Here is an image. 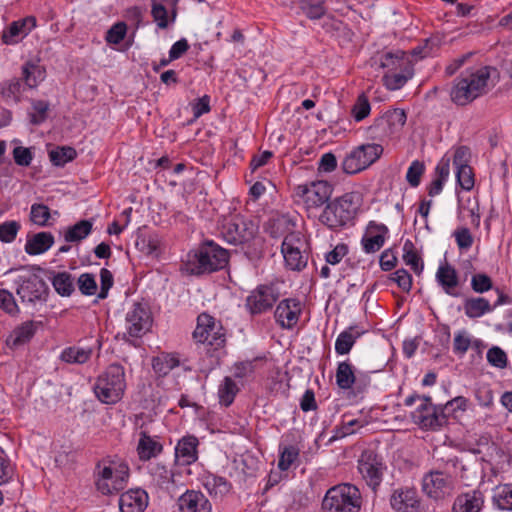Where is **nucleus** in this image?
<instances>
[{
    "mask_svg": "<svg viewBox=\"0 0 512 512\" xmlns=\"http://www.w3.org/2000/svg\"><path fill=\"white\" fill-rule=\"evenodd\" d=\"M404 62H411L406 54L397 50L396 52H387L382 55L380 60V66L386 69V73H392L399 70H403L406 65Z\"/></svg>",
    "mask_w": 512,
    "mask_h": 512,
    "instance_id": "nucleus-34",
    "label": "nucleus"
},
{
    "mask_svg": "<svg viewBox=\"0 0 512 512\" xmlns=\"http://www.w3.org/2000/svg\"><path fill=\"white\" fill-rule=\"evenodd\" d=\"M483 503L482 493L474 490L457 496L452 510L453 512H480Z\"/></svg>",
    "mask_w": 512,
    "mask_h": 512,
    "instance_id": "nucleus-27",
    "label": "nucleus"
},
{
    "mask_svg": "<svg viewBox=\"0 0 512 512\" xmlns=\"http://www.w3.org/2000/svg\"><path fill=\"white\" fill-rule=\"evenodd\" d=\"M198 439L195 436H184L175 447V457L180 465L186 466L194 463L198 458Z\"/></svg>",
    "mask_w": 512,
    "mask_h": 512,
    "instance_id": "nucleus-25",
    "label": "nucleus"
},
{
    "mask_svg": "<svg viewBox=\"0 0 512 512\" xmlns=\"http://www.w3.org/2000/svg\"><path fill=\"white\" fill-rule=\"evenodd\" d=\"M458 458L447 459L444 466L426 473L422 479V489L431 498L439 499L449 495L454 488Z\"/></svg>",
    "mask_w": 512,
    "mask_h": 512,
    "instance_id": "nucleus-4",
    "label": "nucleus"
},
{
    "mask_svg": "<svg viewBox=\"0 0 512 512\" xmlns=\"http://www.w3.org/2000/svg\"><path fill=\"white\" fill-rule=\"evenodd\" d=\"M76 156V150L70 146L57 147L49 152L50 161L53 165L58 167H62L66 163L73 161Z\"/></svg>",
    "mask_w": 512,
    "mask_h": 512,
    "instance_id": "nucleus-40",
    "label": "nucleus"
},
{
    "mask_svg": "<svg viewBox=\"0 0 512 512\" xmlns=\"http://www.w3.org/2000/svg\"><path fill=\"white\" fill-rule=\"evenodd\" d=\"M493 502L501 510L512 511V485L505 484L495 488Z\"/></svg>",
    "mask_w": 512,
    "mask_h": 512,
    "instance_id": "nucleus-39",
    "label": "nucleus"
},
{
    "mask_svg": "<svg viewBox=\"0 0 512 512\" xmlns=\"http://www.w3.org/2000/svg\"><path fill=\"white\" fill-rule=\"evenodd\" d=\"M299 449L294 445L280 446L278 468L281 471L288 470L299 457Z\"/></svg>",
    "mask_w": 512,
    "mask_h": 512,
    "instance_id": "nucleus-46",
    "label": "nucleus"
},
{
    "mask_svg": "<svg viewBox=\"0 0 512 512\" xmlns=\"http://www.w3.org/2000/svg\"><path fill=\"white\" fill-rule=\"evenodd\" d=\"M361 503L359 489L345 483L328 489L322 501V509L324 512H359Z\"/></svg>",
    "mask_w": 512,
    "mask_h": 512,
    "instance_id": "nucleus-5",
    "label": "nucleus"
},
{
    "mask_svg": "<svg viewBox=\"0 0 512 512\" xmlns=\"http://www.w3.org/2000/svg\"><path fill=\"white\" fill-rule=\"evenodd\" d=\"M364 334L357 325H351L342 331L335 341V352L338 355H346L353 348L357 339Z\"/></svg>",
    "mask_w": 512,
    "mask_h": 512,
    "instance_id": "nucleus-28",
    "label": "nucleus"
},
{
    "mask_svg": "<svg viewBox=\"0 0 512 512\" xmlns=\"http://www.w3.org/2000/svg\"><path fill=\"white\" fill-rule=\"evenodd\" d=\"M453 235L460 249L468 250L473 245V236L468 228H459L454 231Z\"/></svg>",
    "mask_w": 512,
    "mask_h": 512,
    "instance_id": "nucleus-62",
    "label": "nucleus"
},
{
    "mask_svg": "<svg viewBox=\"0 0 512 512\" xmlns=\"http://www.w3.org/2000/svg\"><path fill=\"white\" fill-rule=\"evenodd\" d=\"M302 311V304L299 300L288 298L282 300L276 307V322L284 329H292L296 326Z\"/></svg>",
    "mask_w": 512,
    "mask_h": 512,
    "instance_id": "nucleus-16",
    "label": "nucleus"
},
{
    "mask_svg": "<svg viewBox=\"0 0 512 512\" xmlns=\"http://www.w3.org/2000/svg\"><path fill=\"white\" fill-rule=\"evenodd\" d=\"M336 383L343 390L351 389L355 385L358 392H363L369 384V380L356 376L352 365L348 361H343L338 363L336 369Z\"/></svg>",
    "mask_w": 512,
    "mask_h": 512,
    "instance_id": "nucleus-19",
    "label": "nucleus"
},
{
    "mask_svg": "<svg viewBox=\"0 0 512 512\" xmlns=\"http://www.w3.org/2000/svg\"><path fill=\"white\" fill-rule=\"evenodd\" d=\"M456 169V178L462 189L470 191L474 187V174L469 166L458 167Z\"/></svg>",
    "mask_w": 512,
    "mask_h": 512,
    "instance_id": "nucleus-54",
    "label": "nucleus"
},
{
    "mask_svg": "<svg viewBox=\"0 0 512 512\" xmlns=\"http://www.w3.org/2000/svg\"><path fill=\"white\" fill-rule=\"evenodd\" d=\"M304 242L298 233H290L285 236L281 252L287 267L300 271L307 265L308 256L302 252Z\"/></svg>",
    "mask_w": 512,
    "mask_h": 512,
    "instance_id": "nucleus-14",
    "label": "nucleus"
},
{
    "mask_svg": "<svg viewBox=\"0 0 512 512\" xmlns=\"http://www.w3.org/2000/svg\"><path fill=\"white\" fill-rule=\"evenodd\" d=\"M277 297L273 290H252L246 299V307L252 314H260L272 308Z\"/></svg>",
    "mask_w": 512,
    "mask_h": 512,
    "instance_id": "nucleus-24",
    "label": "nucleus"
},
{
    "mask_svg": "<svg viewBox=\"0 0 512 512\" xmlns=\"http://www.w3.org/2000/svg\"><path fill=\"white\" fill-rule=\"evenodd\" d=\"M382 117L387 121L394 134L402 129L407 119L405 111L399 108L386 111L382 114Z\"/></svg>",
    "mask_w": 512,
    "mask_h": 512,
    "instance_id": "nucleus-47",
    "label": "nucleus"
},
{
    "mask_svg": "<svg viewBox=\"0 0 512 512\" xmlns=\"http://www.w3.org/2000/svg\"><path fill=\"white\" fill-rule=\"evenodd\" d=\"M488 363L496 368L504 369L507 366V354L498 346H493L487 351L486 355Z\"/></svg>",
    "mask_w": 512,
    "mask_h": 512,
    "instance_id": "nucleus-53",
    "label": "nucleus"
},
{
    "mask_svg": "<svg viewBox=\"0 0 512 512\" xmlns=\"http://www.w3.org/2000/svg\"><path fill=\"white\" fill-rule=\"evenodd\" d=\"M95 484L103 495L124 489L129 478V467L122 460L103 459L95 469Z\"/></svg>",
    "mask_w": 512,
    "mask_h": 512,
    "instance_id": "nucleus-3",
    "label": "nucleus"
},
{
    "mask_svg": "<svg viewBox=\"0 0 512 512\" xmlns=\"http://www.w3.org/2000/svg\"><path fill=\"white\" fill-rule=\"evenodd\" d=\"M36 26L34 17H26L12 22L2 33V42L7 45L16 44Z\"/></svg>",
    "mask_w": 512,
    "mask_h": 512,
    "instance_id": "nucleus-21",
    "label": "nucleus"
},
{
    "mask_svg": "<svg viewBox=\"0 0 512 512\" xmlns=\"http://www.w3.org/2000/svg\"><path fill=\"white\" fill-rule=\"evenodd\" d=\"M127 26L124 22L114 24L106 34V41L111 44H119L126 36Z\"/></svg>",
    "mask_w": 512,
    "mask_h": 512,
    "instance_id": "nucleus-60",
    "label": "nucleus"
},
{
    "mask_svg": "<svg viewBox=\"0 0 512 512\" xmlns=\"http://www.w3.org/2000/svg\"><path fill=\"white\" fill-rule=\"evenodd\" d=\"M179 366V359L169 353H161L152 359V368L159 377H164Z\"/></svg>",
    "mask_w": 512,
    "mask_h": 512,
    "instance_id": "nucleus-35",
    "label": "nucleus"
},
{
    "mask_svg": "<svg viewBox=\"0 0 512 512\" xmlns=\"http://www.w3.org/2000/svg\"><path fill=\"white\" fill-rule=\"evenodd\" d=\"M467 403L468 400L465 397L457 396L449 400L446 404L439 405L441 413L444 416L445 424L447 423L448 419L452 416H455L458 411H465L467 409Z\"/></svg>",
    "mask_w": 512,
    "mask_h": 512,
    "instance_id": "nucleus-44",
    "label": "nucleus"
},
{
    "mask_svg": "<svg viewBox=\"0 0 512 512\" xmlns=\"http://www.w3.org/2000/svg\"><path fill=\"white\" fill-rule=\"evenodd\" d=\"M151 15L158 28L166 29L169 26L168 11L163 4L153 1Z\"/></svg>",
    "mask_w": 512,
    "mask_h": 512,
    "instance_id": "nucleus-56",
    "label": "nucleus"
},
{
    "mask_svg": "<svg viewBox=\"0 0 512 512\" xmlns=\"http://www.w3.org/2000/svg\"><path fill=\"white\" fill-rule=\"evenodd\" d=\"M22 85L19 79H11L5 82L1 88V94L7 101L19 102Z\"/></svg>",
    "mask_w": 512,
    "mask_h": 512,
    "instance_id": "nucleus-51",
    "label": "nucleus"
},
{
    "mask_svg": "<svg viewBox=\"0 0 512 512\" xmlns=\"http://www.w3.org/2000/svg\"><path fill=\"white\" fill-rule=\"evenodd\" d=\"M148 494L140 488L130 489L119 498L121 512H144L148 505Z\"/></svg>",
    "mask_w": 512,
    "mask_h": 512,
    "instance_id": "nucleus-23",
    "label": "nucleus"
},
{
    "mask_svg": "<svg viewBox=\"0 0 512 512\" xmlns=\"http://www.w3.org/2000/svg\"><path fill=\"white\" fill-rule=\"evenodd\" d=\"M367 132L371 139L379 141H383L394 135V132L382 115L374 120L373 124L368 127Z\"/></svg>",
    "mask_w": 512,
    "mask_h": 512,
    "instance_id": "nucleus-41",
    "label": "nucleus"
},
{
    "mask_svg": "<svg viewBox=\"0 0 512 512\" xmlns=\"http://www.w3.org/2000/svg\"><path fill=\"white\" fill-rule=\"evenodd\" d=\"M41 327L42 323L37 321L30 320L21 323L10 332L6 339V345L11 349H17L28 344Z\"/></svg>",
    "mask_w": 512,
    "mask_h": 512,
    "instance_id": "nucleus-18",
    "label": "nucleus"
},
{
    "mask_svg": "<svg viewBox=\"0 0 512 512\" xmlns=\"http://www.w3.org/2000/svg\"><path fill=\"white\" fill-rule=\"evenodd\" d=\"M49 279L53 288H73L74 278L67 271L50 272Z\"/></svg>",
    "mask_w": 512,
    "mask_h": 512,
    "instance_id": "nucleus-58",
    "label": "nucleus"
},
{
    "mask_svg": "<svg viewBox=\"0 0 512 512\" xmlns=\"http://www.w3.org/2000/svg\"><path fill=\"white\" fill-rule=\"evenodd\" d=\"M411 417L415 424L426 430H439L445 425L439 405L433 404L429 396H423L422 403L411 413Z\"/></svg>",
    "mask_w": 512,
    "mask_h": 512,
    "instance_id": "nucleus-12",
    "label": "nucleus"
},
{
    "mask_svg": "<svg viewBox=\"0 0 512 512\" xmlns=\"http://www.w3.org/2000/svg\"><path fill=\"white\" fill-rule=\"evenodd\" d=\"M489 66L467 68L454 80L450 92L451 100L460 106H465L487 93L490 80Z\"/></svg>",
    "mask_w": 512,
    "mask_h": 512,
    "instance_id": "nucleus-1",
    "label": "nucleus"
},
{
    "mask_svg": "<svg viewBox=\"0 0 512 512\" xmlns=\"http://www.w3.org/2000/svg\"><path fill=\"white\" fill-rule=\"evenodd\" d=\"M384 469L382 458L372 450H365L358 460V471L373 490L380 485Z\"/></svg>",
    "mask_w": 512,
    "mask_h": 512,
    "instance_id": "nucleus-13",
    "label": "nucleus"
},
{
    "mask_svg": "<svg viewBox=\"0 0 512 512\" xmlns=\"http://www.w3.org/2000/svg\"><path fill=\"white\" fill-rule=\"evenodd\" d=\"M181 512H211V503L200 491L188 490L178 499Z\"/></svg>",
    "mask_w": 512,
    "mask_h": 512,
    "instance_id": "nucleus-22",
    "label": "nucleus"
},
{
    "mask_svg": "<svg viewBox=\"0 0 512 512\" xmlns=\"http://www.w3.org/2000/svg\"><path fill=\"white\" fill-rule=\"evenodd\" d=\"M348 246L344 243L337 244L331 251L326 253L325 260L330 265H336L347 255Z\"/></svg>",
    "mask_w": 512,
    "mask_h": 512,
    "instance_id": "nucleus-63",
    "label": "nucleus"
},
{
    "mask_svg": "<svg viewBox=\"0 0 512 512\" xmlns=\"http://www.w3.org/2000/svg\"><path fill=\"white\" fill-rule=\"evenodd\" d=\"M337 167V159L336 156L331 153H325L321 156L318 163V171L324 173H330L334 171Z\"/></svg>",
    "mask_w": 512,
    "mask_h": 512,
    "instance_id": "nucleus-64",
    "label": "nucleus"
},
{
    "mask_svg": "<svg viewBox=\"0 0 512 512\" xmlns=\"http://www.w3.org/2000/svg\"><path fill=\"white\" fill-rule=\"evenodd\" d=\"M151 326L150 313L139 303L126 314V334L132 338H141Z\"/></svg>",
    "mask_w": 512,
    "mask_h": 512,
    "instance_id": "nucleus-15",
    "label": "nucleus"
},
{
    "mask_svg": "<svg viewBox=\"0 0 512 512\" xmlns=\"http://www.w3.org/2000/svg\"><path fill=\"white\" fill-rule=\"evenodd\" d=\"M54 244V236L50 232H39L28 238L25 252L29 255H39L48 251Z\"/></svg>",
    "mask_w": 512,
    "mask_h": 512,
    "instance_id": "nucleus-30",
    "label": "nucleus"
},
{
    "mask_svg": "<svg viewBox=\"0 0 512 512\" xmlns=\"http://www.w3.org/2000/svg\"><path fill=\"white\" fill-rule=\"evenodd\" d=\"M390 504L397 512H418L420 500L417 490L410 487L395 489L391 495Z\"/></svg>",
    "mask_w": 512,
    "mask_h": 512,
    "instance_id": "nucleus-17",
    "label": "nucleus"
},
{
    "mask_svg": "<svg viewBox=\"0 0 512 512\" xmlns=\"http://www.w3.org/2000/svg\"><path fill=\"white\" fill-rule=\"evenodd\" d=\"M403 260L406 265L410 266L414 271H418L421 267V258L419 257L415 246L411 240H406L403 245Z\"/></svg>",
    "mask_w": 512,
    "mask_h": 512,
    "instance_id": "nucleus-49",
    "label": "nucleus"
},
{
    "mask_svg": "<svg viewBox=\"0 0 512 512\" xmlns=\"http://www.w3.org/2000/svg\"><path fill=\"white\" fill-rule=\"evenodd\" d=\"M257 232V225L239 214L224 217L219 225L221 238L226 243L240 246L242 249L255 238Z\"/></svg>",
    "mask_w": 512,
    "mask_h": 512,
    "instance_id": "nucleus-7",
    "label": "nucleus"
},
{
    "mask_svg": "<svg viewBox=\"0 0 512 512\" xmlns=\"http://www.w3.org/2000/svg\"><path fill=\"white\" fill-rule=\"evenodd\" d=\"M406 67L392 73H385L383 83L388 90L394 91L402 88L406 82L413 76V66L411 62H404Z\"/></svg>",
    "mask_w": 512,
    "mask_h": 512,
    "instance_id": "nucleus-32",
    "label": "nucleus"
},
{
    "mask_svg": "<svg viewBox=\"0 0 512 512\" xmlns=\"http://www.w3.org/2000/svg\"><path fill=\"white\" fill-rule=\"evenodd\" d=\"M511 301V298L504 294L502 291L498 294V298L492 306L490 305L489 301L484 298H471L465 302V314L470 318H478L485 313L492 311L493 308L499 305L511 303Z\"/></svg>",
    "mask_w": 512,
    "mask_h": 512,
    "instance_id": "nucleus-20",
    "label": "nucleus"
},
{
    "mask_svg": "<svg viewBox=\"0 0 512 512\" xmlns=\"http://www.w3.org/2000/svg\"><path fill=\"white\" fill-rule=\"evenodd\" d=\"M359 207V197L350 192L328 201L319 221L331 230H339L352 221Z\"/></svg>",
    "mask_w": 512,
    "mask_h": 512,
    "instance_id": "nucleus-2",
    "label": "nucleus"
},
{
    "mask_svg": "<svg viewBox=\"0 0 512 512\" xmlns=\"http://www.w3.org/2000/svg\"><path fill=\"white\" fill-rule=\"evenodd\" d=\"M0 308L8 314H15L18 312L17 301L9 290H0Z\"/></svg>",
    "mask_w": 512,
    "mask_h": 512,
    "instance_id": "nucleus-61",
    "label": "nucleus"
},
{
    "mask_svg": "<svg viewBox=\"0 0 512 512\" xmlns=\"http://www.w3.org/2000/svg\"><path fill=\"white\" fill-rule=\"evenodd\" d=\"M92 354L90 348L81 347H68L61 353V360L70 364H84L86 363Z\"/></svg>",
    "mask_w": 512,
    "mask_h": 512,
    "instance_id": "nucleus-37",
    "label": "nucleus"
},
{
    "mask_svg": "<svg viewBox=\"0 0 512 512\" xmlns=\"http://www.w3.org/2000/svg\"><path fill=\"white\" fill-rule=\"evenodd\" d=\"M126 388L125 371L120 364H111L98 377L94 392L97 398L105 404H115L122 398Z\"/></svg>",
    "mask_w": 512,
    "mask_h": 512,
    "instance_id": "nucleus-6",
    "label": "nucleus"
},
{
    "mask_svg": "<svg viewBox=\"0 0 512 512\" xmlns=\"http://www.w3.org/2000/svg\"><path fill=\"white\" fill-rule=\"evenodd\" d=\"M50 209L48 206L44 205V204H38V203H34L32 206H31V211H30V220L40 226V227H45L47 226L48 224V220L50 219Z\"/></svg>",
    "mask_w": 512,
    "mask_h": 512,
    "instance_id": "nucleus-50",
    "label": "nucleus"
},
{
    "mask_svg": "<svg viewBox=\"0 0 512 512\" xmlns=\"http://www.w3.org/2000/svg\"><path fill=\"white\" fill-rule=\"evenodd\" d=\"M21 228L18 221L10 220L0 224V241L3 243L13 242Z\"/></svg>",
    "mask_w": 512,
    "mask_h": 512,
    "instance_id": "nucleus-52",
    "label": "nucleus"
},
{
    "mask_svg": "<svg viewBox=\"0 0 512 512\" xmlns=\"http://www.w3.org/2000/svg\"><path fill=\"white\" fill-rule=\"evenodd\" d=\"M436 278L438 283L446 288H454L458 284L456 270L448 263L439 266Z\"/></svg>",
    "mask_w": 512,
    "mask_h": 512,
    "instance_id": "nucleus-43",
    "label": "nucleus"
},
{
    "mask_svg": "<svg viewBox=\"0 0 512 512\" xmlns=\"http://www.w3.org/2000/svg\"><path fill=\"white\" fill-rule=\"evenodd\" d=\"M424 171L425 166L423 162L415 160L410 164L406 173V180L411 187H417L420 184Z\"/></svg>",
    "mask_w": 512,
    "mask_h": 512,
    "instance_id": "nucleus-55",
    "label": "nucleus"
},
{
    "mask_svg": "<svg viewBox=\"0 0 512 512\" xmlns=\"http://www.w3.org/2000/svg\"><path fill=\"white\" fill-rule=\"evenodd\" d=\"M300 9L312 20L320 19L326 12L324 0H301Z\"/></svg>",
    "mask_w": 512,
    "mask_h": 512,
    "instance_id": "nucleus-42",
    "label": "nucleus"
},
{
    "mask_svg": "<svg viewBox=\"0 0 512 512\" xmlns=\"http://www.w3.org/2000/svg\"><path fill=\"white\" fill-rule=\"evenodd\" d=\"M238 391V386L234 380L231 377H225L218 388L220 404L226 407L230 406L233 403Z\"/></svg>",
    "mask_w": 512,
    "mask_h": 512,
    "instance_id": "nucleus-38",
    "label": "nucleus"
},
{
    "mask_svg": "<svg viewBox=\"0 0 512 512\" xmlns=\"http://www.w3.org/2000/svg\"><path fill=\"white\" fill-rule=\"evenodd\" d=\"M383 153V147L376 143L359 145L346 155L342 169L347 174H356L376 162Z\"/></svg>",
    "mask_w": 512,
    "mask_h": 512,
    "instance_id": "nucleus-10",
    "label": "nucleus"
},
{
    "mask_svg": "<svg viewBox=\"0 0 512 512\" xmlns=\"http://www.w3.org/2000/svg\"><path fill=\"white\" fill-rule=\"evenodd\" d=\"M32 111L29 113L30 122L33 125H39L47 119L49 103L44 100H32Z\"/></svg>",
    "mask_w": 512,
    "mask_h": 512,
    "instance_id": "nucleus-48",
    "label": "nucleus"
},
{
    "mask_svg": "<svg viewBox=\"0 0 512 512\" xmlns=\"http://www.w3.org/2000/svg\"><path fill=\"white\" fill-rule=\"evenodd\" d=\"M193 338L199 343H206L215 350L224 347L226 342V335L221 324L206 313L198 316Z\"/></svg>",
    "mask_w": 512,
    "mask_h": 512,
    "instance_id": "nucleus-11",
    "label": "nucleus"
},
{
    "mask_svg": "<svg viewBox=\"0 0 512 512\" xmlns=\"http://www.w3.org/2000/svg\"><path fill=\"white\" fill-rule=\"evenodd\" d=\"M201 483L207 492L213 497L222 498L231 488V484L226 478L212 473H205L201 477Z\"/></svg>",
    "mask_w": 512,
    "mask_h": 512,
    "instance_id": "nucleus-29",
    "label": "nucleus"
},
{
    "mask_svg": "<svg viewBox=\"0 0 512 512\" xmlns=\"http://www.w3.org/2000/svg\"><path fill=\"white\" fill-rule=\"evenodd\" d=\"M197 266L191 272L202 274L224 268L229 259L228 251L214 241H205L195 255Z\"/></svg>",
    "mask_w": 512,
    "mask_h": 512,
    "instance_id": "nucleus-9",
    "label": "nucleus"
},
{
    "mask_svg": "<svg viewBox=\"0 0 512 512\" xmlns=\"http://www.w3.org/2000/svg\"><path fill=\"white\" fill-rule=\"evenodd\" d=\"M371 105L365 93H361L351 109V115L356 122H361L370 115Z\"/></svg>",
    "mask_w": 512,
    "mask_h": 512,
    "instance_id": "nucleus-45",
    "label": "nucleus"
},
{
    "mask_svg": "<svg viewBox=\"0 0 512 512\" xmlns=\"http://www.w3.org/2000/svg\"><path fill=\"white\" fill-rule=\"evenodd\" d=\"M333 192V186L324 180L310 181L294 188V196L304 204L309 216L326 204Z\"/></svg>",
    "mask_w": 512,
    "mask_h": 512,
    "instance_id": "nucleus-8",
    "label": "nucleus"
},
{
    "mask_svg": "<svg viewBox=\"0 0 512 512\" xmlns=\"http://www.w3.org/2000/svg\"><path fill=\"white\" fill-rule=\"evenodd\" d=\"M471 346V339L466 331H458L454 336L453 351L459 356H463Z\"/></svg>",
    "mask_w": 512,
    "mask_h": 512,
    "instance_id": "nucleus-59",
    "label": "nucleus"
},
{
    "mask_svg": "<svg viewBox=\"0 0 512 512\" xmlns=\"http://www.w3.org/2000/svg\"><path fill=\"white\" fill-rule=\"evenodd\" d=\"M22 75L27 87H37L46 77L45 68L35 61H28L22 67Z\"/></svg>",
    "mask_w": 512,
    "mask_h": 512,
    "instance_id": "nucleus-33",
    "label": "nucleus"
},
{
    "mask_svg": "<svg viewBox=\"0 0 512 512\" xmlns=\"http://www.w3.org/2000/svg\"><path fill=\"white\" fill-rule=\"evenodd\" d=\"M93 222L91 220H81L70 226L65 232L66 242H79L85 239L92 231Z\"/></svg>",
    "mask_w": 512,
    "mask_h": 512,
    "instance_id": "nucleus-36",
    "label": "nucleus"
},
{
    "mask_svg": "<svg viewBox=\"0 0 512 512\" xmlns=\"http://www.w3.org/2000/svg\"><path fill=\"white\" fill-rule=\"evenodd\" d=\"M162 451V445L149 436L145 431L140 432V438L137 445V453L142 461H148L158 456Z\"/></svg>",
    "mask_w": 512,
    "mask_h": 512,
    "instance_id": "nucleus-31",
    "label": "nucleus"
},
{
    "mask_svg": "<svg viewBox=\"0 0 512 512\" xmlns=\"http://www.w3.org/2000/svg\"><path fill=\"white\" fill-rule=\"evenodd\" d=\"M12 156H13L14 162L18 166H22V167L30 166L33 161V158H34L31 148L23 147L20 145H17L13 149Z\"/></svg>",
    "mask_w": 512,
    "mask_h": 512,
    "instance_id": "nucleus-57",
    "label": "nucleus"
},
{
    "mask_svg": "<svg viewBox=\"0 0 512 512\" xmlns=\"http://www.w3.org/2000/svg\"><path fill=\"white\" fill-rule=\"evenodd\" d=\"M368 235L362 238L363 250L366 253H374L379 251L385 242L388 228L384 224L370 222L368 225Z\"/></svg>",
    "mask_w": 512,
    "mask_h": 512,
    "instance_id": "nucleus-26",
    "label": "nucleus"
}]
</instances>
